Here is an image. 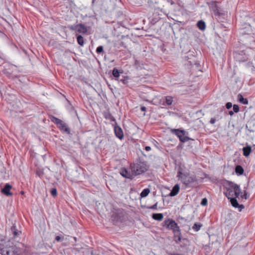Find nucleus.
Returning <instances> with one entry per match:
<instances>
[{"label":"nucleus","instance_id":"12","mask_svg":"<svg viewBox=\"0 0 255 255\" xmlns=\"http://www.w3.org/2000/svg\"><path fill=\"white\" fill-rule=\"evenodd\" d=\"M76 29L79 33L85 34L87 32V28L86 26L83 24H78L76 26Z\"/></svg>","mask_w":255,"mask_h":255},{"label":"nucleus","instance_id":"30","mask_svg":"<svg viewBox=\"0 0 255 255\" xmlns=\"http://www.w3.org/2000/svg\"><path fill=\"white\" fill-rule=\"evenodd\" d=\"M226 107L227 109H230L232 107V104L230 102H228L226 104Z\"/></svg>","mask_w":255,"mask_h":255},{"label":"nucleus","instance_id":"31","mask_svg":"<svg viewBox=\"0 0 255 255\" xmlns=\"http://www.w3.org/2000/svg\"><path fill=\"white\" fill-rule=\"evenodd\" d=\"M216 121V119L215 118H212L210 119V123L211 124L213 125L215 123Z\"/></svg>","mask_w":255,"mask_h":255},{"label":"nucleus","instance_id":"18","mask_svg":"<svg viewBox=\"0 0 255 255\" xmlns=\"http://www.w3.org/2000/svg\"><path fill=\"white\" fill-rule=\"evenodd\" d=\"M197 27L201 30H204L206 28V24L203 20H200L197 22Z\"/></svg>","mask_w":255,"mask_h":255},{"label":"nucleus","instance_id":"3","mask_svg":"<svg viewBox=\"0 0 255 255\" xmlns=\"http://www.w3.org/2000/svg\"><path fill=\"white\" fill-rule=\"evenodd\" d=\"M210 8L213 12L216 19L221 22H223L227 15V12L219 7L217 3V1H212L210 4Z\"/></svg>","mask_w":255,"mask_h":255},{"label":"nucleus","instance_id":"29","mask_svg":"<svg viewBox=\"0 0 255 255\" xmlns=\"http://www.w3.org/2000/svg\"><path fill=\"white\" fill-rule=\"evenodd\" d=\"M51 195L53 196H56L57 195V190L55 188L52 189L51 191Z\"/></svg>","mask_w":255,"mask_h":255},{"label":"nucleus","instance_id":"1","mask_svg":"<svg viewBox=\"0 0 255 255\" xmlns=\"http://www.w3.org/2000/svg\"><path fill=\"white\" fill-rule=\"evenodd\" d=\"M226 191L224 194L228 198L232 197H239L241 193L240 186L232 182H230L225 187Z\"/></svg>","mask_w":255,"mask_h":255},{"label":"nucleus","instance_id":"23","mask_svg":"<svg viewBox=\"0 0 255 255\" xmlns=\"http://www.w3.org/2000/svg\"><path fill=\"white\" fill-rule=\"evenodd\" d=\"M77 39L78 43L80 45L83 46L84 44V39L83 37L82 36L79 35L77 36Z\"/></svg>","mask_w":255,"mask_h":255},{"label":"nucleus","instance_id":"6","mask_svg":"<svg viewBox=\"0 0 255 255\" xmlns=\"http://www.w3.org/2000/svg\"><path fill=\"white\" fill-rule=\"evenodd\" d=\"M172 133L176 135L182 142H185L190 140V138L186 136V132L184 130L173 128L170 130Z\"/></svg>","mask_w":255,"mask_h":255},{"label":"nucleus","instance_id":"19","mask_svg":"<svg viewBox=\"0 0 255 255\" xmlns=\"http://www.w3.org/2000/svg\"><path fill=\"white\" fill-rule=\"evenodd\" d=\"M239 101L245 105L248 104V101L247 99L244 98L241 94H239L238 96Z\"/></svg>","mask_w":255,"mask_h":255},{"label":"nucleus","instance_id":"9","mask_svg":"<svg viewBox=\"0 0 255 255\" xmlns=\"http://www.w3.org/2000/svg\"><path fill=\"white\" fill-rule=\"evenodd\" d=\"M120 173L122 176L128 179H131L134 176L133 172L131 170L129 171L125 167L120 169Z\"/></svg>","mask_w":255,"mask_h":255},{"label":"nucleus","instance_id":"14","mask_svg":"<svg viewBox=\"0 0 255 255\" xmlns=\"http://www.w3.org/2000/svg\"><path fill=\"white\" fill-rule=\"evenodd\" d=\"M180 190V186L178 184L175 185L172 188L169 195L170 196H174L177 195Z\"/></svg>","mask_w":255,"mask_h":255},{"label":"nucleus","instance_id":"15","mask_svg":"<svg viewBox=\"0 0 255 255\" xmlns=\"http://www.w3.org/2000/svg\"><path fill=\"white\" fill-rule=\"evenodd\" d=\"M243 155L246 156L248 157L251 153L252 151V148L250 146H247L246 147H244L243 148Z\"/></svg>","mask_w":255,"mask_h":255},{"label":"nucleus","instance_id":"13","mask_svg":"<svg viewBox=\"0 0 255 255\" xmlns=\"http://www.w3.org/2000/svg\"><path fill=\"white\" fill-rule=\"evenodd\" d=\"M174 237L173 239L174 241L177 243H179L181 241V233L180 229H179L178 231H175V232H173Z\"/></svg>","mask_w":255,"mask_h":255},{"label":"nucleus","instance_id":"5","mask_svg":"<svg viewBox=\"0 0 255 255\" xmlns=\"http://www.w3.org/2000/svg\"><path fill=\"white\" fill-rule=\"evenodd\" d=\"M2 255H17L18 253V249L14 245H10V243L5 247L0 249Z\"/></svg>","mask_w":255,"mask_h":255},{"label":"nucleus","instance_id":"2","mask_svg":"<svg viewBox=\"0 0 255 255\" xmlns=\"http://www.w3.org/2000/svg\"><path fill=\"white\" fill-rule=\"evenodd\" d=\"M177 177L186 187L196 181L195 176L190 175L189 172H183L181 168L178 170Z\"/></svg>","mask_w":255,"mask_h":255},{"label":"nucleus","instance_id":"7","mask_svg":"<svg viewBox=\"0 0 255 255\" xmlns=\"http://www.w3.org/2000/svg\"><path fill=\"white\" fill-rule=\"evenodd\" d=\"M52 121L57 126L60 130L66 132L68 134L70 133V130L67 125L60 119L53 117Z\"/></svg>","mask_w":255,"mask_h":255},{"label":"nucleus","instance_id":"27","mask_svg":"<svg viewBox=\"0 0 255 255\" xmlns=\"http://www.w3.org/2000/svg\"><path fill=\"white\" fill-rule=\"evenodd\" d=\"M207 203H208L207 199L206 198H203L201 202V204L202 206H206V205H207Z\"/></svg>","mask_w":255,"mask_h":255},{"label":"nucleus","instance_id":"17","mask_svg":"<svg viewBox=\"0 0 255 255\" xmlns=\"http://www.w3.org/2000/svg\"><path fill=\"white\" fill-rule=\"evenodd\" d=\"M235 172L238 175L243 174L244 170L241 165H237L235 168Z\"/></svg>","mask_w":255,"mask_h":255},{"label":"nucleus","instance_id":"41","mask_svg":"<svg viewBox=\"0 0 255 255\" xmlns=\"http://www.w3.org/2000/svg\"><path fill=\"white\" fill-rule=\"evenodd\" d=\"M21 194H24V192H23V191H21Z\"/></svg>","mask_w":255,"mask_h":255},{"label":"nucleus","instance_id":"24","mask_svg":"<svg viewBox=\"0 0 255 255\" xmlns=\"http://www.w3.org/2000/svg\"><path fill=\"white\" fill-rule=\"evenodd\" d=\"M165 102L167 105L169 106L172 104L173 98L171 96H166L165 98Z\"/></svg>","mask_w":255,"mask_h":255},{"label":"nucleus","instance_id":"22","mask_svg":"<svg viewBox=\"0 0 255 255\" xmlns=\"http://www.w3.org/2000/svg\"><path fill=\"white\" fill-rule=\"evenodd\" d=\"M202 226V225L199 223H196L194 224L192 227L193 230L195 232H198L199 231Z\"/></svg>","mask_w":255,"mask_h":255},{"label":"nucleus","instance_id":"35","mask_svg":"<svg viewBox=\"0 0 255 255\" xmlns=\"http://www.w3.org/2000/svg\"><path fill=\"white\" fill-rule=\"evenodd\" d=\"M17 255H27V254L25 252H23L22 253H18Z\"/></svg>","mask_w":255,"mask_h":255},{"label":"nucleus","instance_id":"32","mask_svg":"<svg viewBox=\"0 0 255 255\" xmlns=\"http://www.w3.org/2000/svg\"><path fill=\"white\" fill-rule=\"evenodd\" d=\"M121 81L124 84H126L128 83V79L124 78L123 79H121Z\"/></svg>","mask_w":255,"mask_h":255},{"label":"nucleus","instance_id":"34","mask_svg":"<svg viewBox=\"0 0 255 255\" xmlns=\"http://www.w3.org/2000/svg\"><path fill=\"white\" fill-rule=\"evenodd\" d=\"M145 149L146 151H150L151 150V147L150 146H147L145 147Z\"/></svg>","mask_w":255,"mask_h":255},{"label":"nucleus","instance_id":"36","mask_svg":"<svg viewBox=\"0 0 255 255\" xmlns=\"http://www.w3.org/2000/svg\"><path fill=\"white\" fill-rule=\"evenodd\" d=\"M60 239H61V238L59 236H56L55 238V240L57 241H59L60 240Z\"/></svg>","mask_w":255,"mask_h":255},{"label":"nucleus","instance_id":"39","mask_svg":"<svg viewBox=\"0 0 255 255\" xmlns=\"http://www.w3.org/2000/svg\"><path fill=\"white\" fill-rule=\"evenodd\" d=\"M222 119V117H220L219 116H217V120L218 121Z\"/></svg>","mask_w":255,"mask_h":255},{"label":"nucleus","instance_id":"40","mask_svg":"<svg viewBox=\"0 0 255 255\" xmlns=\"http://www.w3.org/2000/svg\"><path fill=\"white\" fill-rule=\"evenodd\" d=\"M244 196H245V199H247V197H246V194H245L244 195V196H243V197H244Z\"/></svg>","mask_w":255,"mask_h":255},{"label":"nucleus","instance_id":"33","mask_svg":"<svg viewBox=\"0 0 255 255\" xmlns=\"http://www.w3.org/2000/svg\"><path fill=\"white\" fill-rule=\"evenodd\" d=\"M140 110H141L142 111L145 112V111H146V107H144V106H142V107H141V108H140Z\"/></svg>","mask_w":255,"mask_h":255},{"label":"nucleus","instance_id":"37","mask_svg":"<svg viewBox=\"0 0 255 255\" xmlns=\"http://www.w3.org/2000/svg\"><path fill=\"white\" fill-rule=\"evenodd\" d=\"M169 255H183L180 254H172V253H170V254H169Z\"/></svg>","mask_w":255,"mask_h":255},{"label":"nucleus","instance_id":"10","mask_svg":"<svg viewBox=\"0 0 255 255\" xmlns=\"http://www.w3.org/2000/svg\"><path fill=\"white\" fill-rule=\"evenodd\" d=\"M114 132L116 136L120 139H122L124 137V133L121 127L116 126L114 127Z\"/></svg>","mask_w":255,"mask_h":255},{"label":"nucleus","instance_id":"4","mask_svg":"<svg viewBox=\"0 0 255 255\" xmlns=\"http://www.w3.org/2000/svg\"><path fill=\"white\" fill-rule=\"evenodd\" d=\"M130 169L133 172L134 176H137L145 172L148 166L144 162L139 161L130 164Z\"/></svg>","mask_w":255,"mask_h":255},{"label":"nucleus","instance_id":"11","mask_svg":"<svg viewBox=\"0 0 255 255\" xmlns=\"http://www.w3.org/2000/svg\"><path fill=\"white\" fill-rule=\"evenodd\" d=\"M12 188V186L8 183H6L4 188L2 189L1 192L6 196H11L12 193L10 192Z\"/></svg>","mask_w":255,"mask_h":255},{"label":"nucleus","instance_id":"20","mask_svg":"<svg viewBox=\"0 0 255 255\" xmlns=\"http://www.w3.org/2000/svg\"><path fill=\"white\" fill-rule=\"evenodd\" d=\"M237 197H232V198H230V202L232 205L235 208H238L239 206V204L236 199Z\"/></svg>","mask_w":255,"mask_h":255},{"label":"nucleus","instance_id":"38","mask_svg":"<svg viewBox=\"0 0 255 255\" xmlns=\"http://www.w3.org/2000/svg\"><path fill=\"white\" fill-rule=\"evenodd\" d=\"M229 114L230 115V116H232L234 115V112L232 111H229Z\"/></svg>","mask_w":255,"mask_h":255},{"label":"nucleus","instance_id":"8","mask_svg":"<svg viewBox=\"0 0 255 255\" xmlns=\"http://www.w3.org/2000/svg\"><path fill=\"white\" fill-rule=\"evenodd\" d=\"M163 226L168 229L172 230L173 233L180 229L177 224L173 220L170 219L165 220L163 222Z\"/></svg>","mask_w":255,"mask_h":255},{"label":"nucleus","instance_id":"26","mask_svg":"<svg viewBox=\"0 0 255 255\" xmlns=\"http://www.w3.org/2000/svg\"><path fill=\"white\" fill-rule=\"evenodd\" d=\"M103 51V47L102 46H98L96 49V52L98 53H100Z\"/></svg>","mask_w":255,"mask_h":255},{"label":"nucleus","instance_id":"25","mask_svg":"<svg viewBox=\"0 0 255 255\" xmlns=\"http://www.w3.org/2000/svg\"><path fill=\"white\" fill-rule=\"evenodd\" d=\"M121 73V72H120L118 69H117V68H114V69L113 70L112 74H113V75L115 78H118L120 77V74Z\"/></svg>","mask_w":255,"mask_h":255},{"label":"nucleus","instance_id":"28","mask_svg":"<svg viewBox=\"0 0 255 255\" xmlns=\"http://www.w3.org/2000/svg\"><path fill=\"white\" fill-rule=\"evenodd\" d=\"M233 110L235 113H238L239 112L240 109L239 106L237 105H234L233 106Z\"/></svg>","mask_w":255,"mask_h":255},{"label":"nucleus","instance_id":"16","mask_svg":"<svg viewBox=\"0 0 255 255\" xmlns=\"http://www.w3.org/2000/svg\"><path fill=\"white\" fill-rule=\"evenodd\" d=\"M152 218L155 220L161 221L163 218V216L161 213H154L152 214Z\"/></svg>","mask_w":255,"mask_h":255},{"label":"nucleus","instance_id":"21","mask_svg":"<svg viewBox=\"0 0 255 255\" xmlns=\"http://www.w3.org/2000/svg\"><path fill=\"white\" fill-rule=\"evenodd\" d=\"M150 193V190L148 188L144 189L140 193V196L141 198L146 197Z\"/></svg>","mask_w":255,"mask_h":255}]
</instances>
